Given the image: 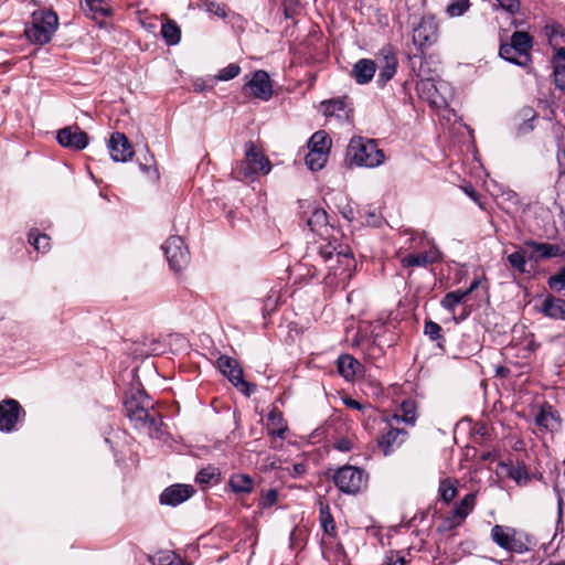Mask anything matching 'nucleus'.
<instances>
[{"label": "nucleus", "instance_id": "5701e85b", "mask_svg": "<svg viewBox=\"0 0 565 565\" xmlns=\"http://www.w3.org/2000/svg\"><path fill=\"white\" fill-rule=\"evenodd\" d=\"M536 113L531 107H524L514 118V128L516 136H524L534 129Z\"/></svg>", "mask_w": 565, "mask_h": 565}, {"label": "nucleus", "instance_id": "e433bc0d", "mask_svg": "<svg viewBox=\"0 0 565 565\" xmlns=\"http://www.w3.org/2000/svg\"><path fill=\"white\" fill-rule=\"evenodd\" d=\"M220 470L216 467L209 466L202 468L196 475V482L200 484L209 486L212 483H217L220 481Z\"/></svg>", "mask_w": 565, "mask_h": 565}, {"label": "nucleus", "instance_id": "0eeeda50", "mask_svg": "<svg viewBox=\"0 0 565 565\" xmlns=\"http://www.w3.org/2000/svg\"><path fill=\"white\" fill-rule=\"evenodd\" d=\"M335 487L345 494H358L367 487V473L354 466H343L333 473Z\"/></svg>", "mask_w": 565, "mask_h": 565}, {"label": "nucleus", "instance_id": "c9c22d12", "mask_svg": "<svg viewBox=\"0 0 565 565\" xmlns=\"http://www.w3.org/2000/svg\"><path fill=\"white\" fill-rule=\"evenodd\" d=\"M328 154L329 153H326L324 151L321 150L316 151L309 149V152L306 156V164L311 171L321 170L328 161Z\"/></svg>", "mask_w": 565, "mask_h": 565}, {"label": "nucleus", "instance_id": "2eb2a0df", "mask_svg": "<svg viewBox=\"0 0 565 565\" xmlns=\"http://www.w3.org/2000/svg\"><path fill=\"white\" fill-rule=\"evenodd\" d=\"M57 141L64 148L82 150L87 147L89 138L77 125L64 127L57 131Z\"/></svg>", "mask_w": 565, "mask_h": 565}, {"label": "nucleus", "instance_id": "4468645a", "mask_svg": "<svg viewBox=\"0 0 565 565\" xmlns=\"http://www.w3.org/2000/svg\"><path fill=\"white\" fill-rule=\"evenodd\" d=\"M25 413L18 401L7 398L0 402V430L11 433L21 416Z\"/></svg>", "mask_w": 565, "mask_h": 565}, {"label": "nucleus", "instance_id": "a19ab883", "mask_svg": "<svg viewBox=\"0 0 565 565\" xmlns=\"http://www.w3.org/2000/svg\"><path fill=\"white\" fill-rule=\"evenodd\" d=\"M307 224L311 231H318L328 225V214L322 209H313L311 215L307 220Z\"/></svg>", "mask_w": 565, "mask_h": 565}, {"label": "nucleus", "instance_id": "bf43d9fd", "mask_svg": "<svg viewBox=\"0 0 565 565\" xmlns=\"http://www.w3.org/2000/svg\"><path fill=\"white\" fill-rule=\"evenodd\" d=\"M353 263H354L353 258H352V263L349 267L345 265V263H338L339 266H344V269H343V271H340V275H343L344 271L349 270L353 266Z\"/></svg>", "mask_w": 565, "mask_h": 565}, {"label": "nucleus", "instance_id": "bb28decb", "mask_svg": "<svg viewBox=\"0 0 565 565\" xmlns=\"http://www.w3.org/2000/svg\"><path fill=\"white\" fill-rule=\"evenodd\" d=\"M266 428L269 435L282 438L287 430V423L282 416V413L274 407L267 416Z\"/></svg>", "mask_w": 565, "mask_h": 565}, {"label": "nucleus", "instance_id": "7ed1b4c3", "mask_svg": "<svg viewBox=\"0 0 565 565\" xmlns=\"http://www.w3.org/2000/svg\"><path fill=\"white\" fill-rule=\"evenodd\" d=\"M270 169L271 164L267 157L253 141H248L245 143L244 159L235 163L231 174L238 181H254L258 173L268 174Z\"/></svg>", "mask_w": 565, "mask_h": 565}, {"label": "nucleus", "instance_id": "aec40b11", "mask_svg": "<svg viewBox=\"0 0 565 565\" xmlns=\"http://www.w3.org/2000/svg\"><path fill=\"white\" fill-rule=\"evenodd\" d=\"M524 247L529 250V259L534 262L557 257L562 254V249L558 245L550 243L526 241Z\"/></svg>", "mask_w": 565, "mask_h": 565}, {"label": "nucleus", "instance_id": "13d9d810", "mask_svg": "<svg viewBox=\"0 0 565 565\" xmlns=\"http://www.w3.org/2000/svg\"><path fill=\"white\" fill-rule=\"evenodd\" d=\"M338 449H340V450H342V451H347V450H349V449H350V447H349V443H348V441H345V440L340 441V443L338 444Z\"/></svg>", "mask_w": 565, "mask_h": 565}, {"label": "nucleus", "instance_id": "79ce46f5", "mask_svg": "<svg viewBox=\"0 0 565 565\" xmlns=\"http://www.w3.org/2000/svg\"><path fill=\"white\" fill-rule=\"evenodd\" d=\"M467 297V292H463V289H458L451 292L446 294V296L441 299V306L450 311L454 312L455 308L463 301V299Z\"/></svg>", "mask_w": 565, "mask_h": 565}, {"label": "nucleus", "instance_id": "3c124183", "mask_svg": "<svg viewBox=\"0 0 565 565\" xmlns=\"http://www.w3.org/2000/svg\"><path fill=\"white\" fill-rule=\"evenodd\" d=\"M386 565H405L406 561L402 552L390 551L385 556Z\"/></svg>", "mask_w": 565, "mask_h": 565}, {"label": "nucleus", "instance_id": "37998d69", "mask_svg": "<svg viewBox=\"0 0 565 565\" xmlns=\"http://www.w3.org/2000/svg\"><path fill=\"white\" fill-rule=\"evenodd\" d=\"M50 236L38 233L36 230H32L29 233V243L39 252H47L50 249Z\"/></svg>", "mask_w": 565, "mask_h": 565}, {"label": "nucleus", "instance_id": "5fc2aeb1", "mask_svg": "<svg viewBox=\"0 0 565 565\" xmlns=\"http://www.w3.org/2000/svg\"><path fill=\"white\" fill-rule=\"evenodd\" d=\"M343 403L348 407L353 408V409L362 411L364 408L363 404H361L359 401L350 398V397L344 398Z\"/></svg>", "mask_w": 565, "mask_h": 565}, {"label": "nucleus", "instance_id": "4be33fe9", "mask_svg": "<svg viewBox=\"0 0 565 565\" xmlns=\"http://www.w3.org/2000/svg\"><path fill=\"white\" fill-rule=\"evenodd\" d=\"M440 259V253L437 247L431 246L428 250L422 253L407 254L401 259L403 267H426Z\"/></svg>", "mask_w": 565, "mask_h": 565}, {"label": "nucleus", "instance_id": "603ef678", "mask_svg": "<svg viewBox=\"0 0 565 565\" xmlns=\"http://www.w3.org/2000/svg\"><path fill=\"white\" fill-rule=\"evenodd\" d=\"M499 6L510 13H515L520 9V1L519 0H497Z\"/></svg>", "mask_w": 565, "mask_h": 565}, {"label": "nucleus", "instance_id": "c03bdc74", "mask_svg": "<svg viewBox=\"0 0 565 565\" xmlns=\"http://www.w3.org/2000/svg\"><path fill=\"white\" fill-rule=\"evenodd\" d=\"M153 562L156 565H184L182 558L171 551L157 553Z\"/></svg>", "mask_w": 565, "mask_h": 565}, {"label": "nucleus", "instance_id": "423d86ee", "mask_svg": "<svg viewBox=\"0 0 565 565\" xmlns=\"http://www.w3.org/2000/svg\"><path fill=\"white\" fill-rule=\"evenodd\" d=\"M532 38L526 32L516 31L511 36V42L501 44L499 55L505 61L519 66H526L530 61Z\"/></svg>", "mask_w": 565, "mask_h": 565}, {"label": "nucleus", "instance_id": "a18cd8bd", "mask_svg": "<svg viewBox=\"0 0 565 565\" xmlns=\"http://www.w3.org/2000/svg\"><path fill=\"white\" fill-rule=\"evenodd\" d=\"M470 8L469 0H451L447 6V13L450 17H460Z\"/></svg>", "mask_w": 565, "mask_h": 565}, {"label": "nucleus", "instance_id": "09e8293b", "mask_svg": "<svg viewBox=\"0 0 565 565\" xmlns=\"http://www.w3.org/2000/svg\"><path fill=\"white\" fill-rule=\"evenodd\" d=\"M548 286L555 291L565 290V268L561 273L550 277Z\"/></svg>", "mask_w": 565, "mask_h": 565}, {"label": "nucleus", "instance_id": "6e6552de", "mask_svg": "<svg viewBox=\"0 0 565 565\" xmlns=\"http://www.w3.org/2000/svg\"><path fill=\"white\" fill-rule=\"evenodd\" d=\"M490 536L499 547L510 553L523 554L530 550L527 536L523 541L521 533L514 527L495 524Z\"/></svg>", "mask_w": 565, "mask_h": 565}, {"label": "nucleus", "instance_id": "473e14b6", "mask_svg": "<svg viewBox=\"0 0 565 565\" xmlns=\"http://www.w3.org/2000/svg\"><path fill=\"white\" fill-rule=\"evenodd\" d=\"M160 33L168 45H175L181 40V30L173 20L163 22Z\"/></svg>", "mask_w": 565, "mask_h": 565}, {"label": "nucleus", "instance_id": "b1692460", "mask_svg": "<svg viewBox=\"0 0 565 565\" xmlns=\"http://www.w3.org/2000/svg\"><path fill=\"white\" fill-rule=\"evenodd\" d=\"M375 72V62L369 58H362L354 64L352 75L356 83L367 84L374 77Z\"/></svg>", "mask_w": 565, "mask_h": 565}, {"label": "nucleus", "instance_id": "864d4df0", "mask_svg": "<svg viewBox=\"0 0 565 565\" xmlns=\"http://www.w3.org/2000/svg\"><path fill=\"white\" fill-rule=\"evenodd\" d=\"M462 190L473 202L481 206L480 194L473 189V186L467 185L463 186Z\"/></svg>", "mask_w": 565, "mask_h": 565}, {"label": "nucleus", "instance_id": "de8ad7c7", "mask_svg": "<svg viewBox=\"0 0 565 565\" xmlns=\"http://www.w3.org/2000/svg\"><path fill=\"white\" fill-rule=\"evenodd\" d=\"M239 73L241 67L237 64L232 63L220 71L217 78L221 81H230L235 78Z\"/></svg>", "mask_w": 565, "mask_h": 565}, {"label": "nucleus", "instance_id": "412c9836", "mask_svg": "<svg viewBox=\"0 0 565 565\" xmlns=\"http://www.w3.org/2000/svg\"><path fill=\"white\" fill-rule=\"evenodd\" d=\"M397 68V57L391 47H384L380 54V73L377 82L385 85L391 81Z\"/></svg>", "mask_w": 565, "mask_h": 565}, {"label": "nucleus", "instance_id": "72a5a7b5", "mask_svg": "<svg viewBox=\"0 0 565 565\" xmlns=\"http://www.w3.org/2000/svg\"><path fill=\"white\" fill-rule=\"evenodd\" d=\"M330 147H331V139L329 138L327 132L323 130L316 131L311 136V138L309 139V142H308V148L310 150H316V151L321 150V151H324L326 153H329Z\"/></svg>", "mask_w": 565, "mask_h": 565}, {"label": "nucleus", "instance_id": "a878e982", "mask_svg": "<svg viewBox=\"0 0 565 565\" xmlns=\"http://www.w3.org/2000/svg\"><path fill=\"white\" fill-rule=\"evenodd\" d=\"M339 373L347 380L352 381L361 371L362 364L350 354L339 356L338 362Z\"/></svg>", "mask_w": 565, "mask_h": 565}, {"label": "nucleus", "instance_id": "052dcab7", "mask_svg": "<svg viewBox=\"0 0 565 565\" xmlns=\"http://www.w3.org/2000/svg\"><path fill=\"white\" fill-rule=\"evenodd\" d=\"M329 269L333 270L334 275H337L338 267H335L334 265H330Z\"/></svg>", "mask_w": 565, "mask_h": 565}, {"label": "nucleus", "instance_id": "49530a36", "mask_svg": "<svg viewBox=\"0 0 565 565\" xmlns=\"http://www.w3.org/2000/svg\"><path fill=\"white\" fill-rule=\"evenodd\" d=\"M424 333L433 341L441 339V327L429 320L425 322Z\"/></svg>", "mask_w": 565, "mask_h": 565}, {"label": "nucleus", "instance_id": "f8f14e48", "mask_svg": "<svg viewBox=\"0 0 565 565\" xmlns=\"http://www.w3.org/2000/svg\"><path fill=\"white\" fill-rule=\"evenodd\" d=\"M477 502L476 493L466 494L455 509L445 518L443 526L445 530H452L463 523L466 518L473 511Z\"/></svg>", "mask_w": 565, "mask_h": 565}, {"label": "nucleus", "instance_id": "680f3d73", "mask_svg": "<svg viewBox=\"0 0 565 565\" xmlns=\"http://www.w3.org/2000/svg\"><path fill=\"white\" fill-rule=\"evenodd\" d=\"M503 372H504V369H503V367H501V369H499V370H498V373H500V374H502V375H503Z\"/></svg>", "mask_w": 565, "mask_h": 565}, {"label": "nucleus", "instance_id": "1a4fd4ad", "mask_svg": "<svg viewBox=\"0 0 565 565\" xmlns=\"http://www.w3.org/2000/svg\"><path fill=\"white\" fill-rule=\"evenodd\" d=\"M217 367L228 381L239 390L245 396H250L256 391V385L249 383L243 377V370L237 361L227 355H221L217 359Z\"/></svg>", "mask_w": 565, "mask_h": 565}, {"label": "nucleus", "instance_id": "7c9ffc66", "mask_svg": "<svg viewBox=\"0 0 565 565\" xmlns=\"http://www.w3.org/2000/svg\"><path fill=\"white\" fill-rule=\"evenodd\" d=\"M401 415H394L390 420L395 423H406L408 425H414L416 422V404L412 399L404 401L401 405Z\"/></svg>", "mask_w": 565, "mask_h": 565}, {"label": "nucleus", "instance_id": "9d476101", "mask_svg": "<svg viewBox=\"0 0 565 565\" xmlns=\"http://www.w3.org/2000/svg\"><path fill=\"white\" fill-rule=\"evenodd\" d=\"M162 249L170 268L175 273L181 271L189 265L190 253L181 236H170L162 245Z\"/></svg>", "mask_w": 565, "mask_h": 565}, {"label": "nucleus", "instance_id": "f704fd0d", "mask_svg": "<svg viewBox=\"0 0 565 565\" xmlns=\"http://www.w3.org/2000/svg\"><path fill=\"white\" fill-rule=\"evenodd\" d=\"M527 260H530L527 248H520L508 256V262L511 267L520 274L526 273Z\"/></svg>", "mask_w": 565, "mask_h": 565}, {"label": "nucleus", "instance_id": "6e6d98bb", "mask_svg": "<svg viewBox=\"0 0 565 565\" xmlns=\"http://www.w3.org/2000/svg\"><path fill=\"white\" fill-rule=\"evenodd\" d=\"M209 10L213 11L216 15H218L221 18H225L226 17L225 10L223 8H221L218 4L211 3L210 7H209Z\"/></svg>", "mask_w": 565, "mask_h": 565}, {"label": "nucleus", "instance_id": "4c0bfd02", "mask_svg": "<svg viewBox=\"0 0 565 565\" xmlns=\"http://www.w3.org/2000/svg\"><path fill=\"white\" fill-rule=\"evenodd\" d=\"M438 492H439L440 499L445 503H450L456 498L458 490L455 484V481L451 480L450 478H446L439 482Z\"/></svg>", "mask_w": 565, "mask_h": 565}, {"label": "nucleus", "instance_id": "c85d7f7f", "mask_svg": "<svg viewBox=\"0 0 565 565\" xmlns=\"http://www.w3.org/2000/svg\"><path fill=\"white\" fill-rule=\"evenodd\" d=\"M546 34L551 46L555 51L553 56L565 55V31L561 26H553L546 30Z\"/></svg>", "mask_w": 565, "mask_h": 565}, {"label": "nucleus", "instance_id": "ddd939ff", "mask_svg": "<svg viewBox=\"0 0 565 565\" xmlns=\"http://www.w3.org/2000/svg\"><path fill=\"white\" fill-rule=\"evenodd\" d=\"M438 39V23L434 17H424L413 30V42L418 47L430 46Z\"/></svg>", "mask_w": 565, "mask_h": 565}, {"label": "nucleus", "instance_id": "dca6fc26", "mask_svg": "<svg viewBox=\"0 0 565 565\" xmlns=\"http://www.w3.org/2000/svg\"><path fill=\"white\" fill-rule=\"evenodd\" d=\"M110 157L116 162H127L134 156L128 138L121 132H114L108 141Z\"/></svg>", "mask_w": 565, "mask_h": 565}, {"label": "nucleus", "instance_id": "f3484780", "mask_svg": "<svg viewBox=\"0 0 565 565\" xmlns=\"http://www.w3.org/2000/svg\"><path fill=\"white\" fill-rule=\"evenodd\" d=\"M250 89V95L262 100H268L273 96V86L269 75L265 71H256L252 78L246 83Z\"/></svg>", "mask_w": 565, "mask_h": 565}, {"label": "nucleus", "instance_id": "2f4dec72", "mask_svg": "<svg viewBox=\"0 0 565 565\" xmlns=\"http://www.w3.org/2000/svg\"><path fill=\"white\" fill-rule=\"evenodd\" d=\"M230 487L235 493H250L254 489V481L248 475L236 473L231 477Z\"/></svg>", "mask_w": 565, "mask_h": 565}, {"label": "nucleus", "instance_id": "cd10ccee", "mask_svg": "<svg viewBox=\"0 0 565 565\" xmlns=\"http://www.w3.org/2000/svg\"><path fill=\"white\" fill-rule=\"evenodd\" d=\"M81 8L87 17L94 20L103 19L109 14V8L103 0H81Z\"/></svg>", "mask_w": 565, "mask_h": 565}, {"label": "nucleus", "instance_id": "393cba45", "mask_svg": "<svg viewBox=\"0 0 565 565\" xmlns=\"http://www.w3.org/2000/svg\"><path fill=\"white\" fill-rule=\"evenodd\" d=\"M540 310L548 318L565 319V300L547 296L543 299Z\"/></svg>", "mask_w": 565, "mask_h": 565}, {"label": "nucleus", "instance_id": "a211bd4d", "mask_svg": "<svg viewBox=\"0 0 565 565\" xmlns=\"http://www.w3.org/2000/svg\"><path fill=\"white\" fill-rule=\"evenodd\" d=\"M193 493L194 489L189 484H172L160 494V503L177 507L190 499Z\"/></svg>", "mask_w": 565, "mask_h": 565}, {"label": "nucleus", "instance_id": "c756f323", "mask_svg": "<svg viewBox=\"0 0 565 565\" xmlns=\"http://www.w3.org/2000/svg\"><path fill=\"white\" fill-rule=\"evenodd\" d=\"M319 521L324 533L331 537L337 536V526L331 515L330 508L327 503L320 502L319 507Z\"/></svg>", "mask_w": 565, "mask_h": 565}, {"label": "nucleus", "instance_id": "6ab92c4d", "mask_svg": "<svg viewBox=\"0 0 565 565\" xmlns=\"http://www.w3.org/2000/svg\"><path fill=\"white\" fill-rule=\"evenodd\" d=\"M535 424L545 430L554 433L559 430L562 418L552 405L544 403L535 415Z\"/></svg>", "mask_w": 565, "mask_h": 565}, {"label": "nucleus", "instance_id": "9b49d317", "mask_svg": "<svg viewBox=\"0 0 565 565\" xmlns=\"http://www.w3.org/2000/svg\"><path fill=\"white\" fill-rule=\"evenodd\" d=\"M408 438V431L393 426V422L388 420L385 428L381 431L377 445L385 456L392 455Z\"/></svg>", "mask_w": 565, "mask_h": 565}, {"label": "nucleus", "instance_id": "f03ea898", "mask_svg": "<svg viewBox=\"0 0 565 565\" xmlns=\"http://www.w3.org/2000/svg\"><path fill=\"white\" fill-rule=\"evenodd\" d=\"M384 160L383 150L373 139L353 137L347 147L345 161L350 166L375 168L381 166Z\"/></svg>", "mask_w": 565, "mask_h": 565}, {"label": "nucleus", "instance_id": "58836bf2", "mask_svg": "<svg viewBox=\"0 0 565 565\" xmlns=\"http://www.w3.org/2000/svg\"><path fill=\"white\" fill-rule=\"evenodd\" d=\"M555 85L565 89V55L553 56Z\"/></svg>", "mask_w": 565, "mask_h": 565}, {"label": "nucleus", "instance_id": "8fccbe9b", "mask_svg": "<svg viewBox=\"0 0 565 565\" xmlns=\"http://www.w3.org/2000/svg\"><path fill=\"white\" fill-rule=\"evenodd\" d=\"M278 499V492L275 489L267 490L259 502V505L262 508H269L274 505L277 502Z\"/></svg>", "mask_w": 565, "mask_h": 565}, {"label": "nucleus", "instance_id": "20e7f679", "mask_svg": "<svg viewBox=\"0 0 565 565\" xmlns=\"http://www.w3.org/2000/svg\"><path fill=\"white\" fill-rule=\"evenodd\" d=\"M57 25L58 18L55 12L38 10L32 13L31 22L25 26L24 34L30 42L43 45L51 41Z\"/></svg>", "mask_w": 565, "mask_h": 565}, {"label": "nucleus", "instance_id": "4d7b16f0", "mask_svg": "<svg viewBox=\"0 0 565 565\" xmlns=\"http://www.w3.org/2000/svg\"><path fill=\"white\" fill-rule=\"evenodd\" d=\"M479 285H480V280H479V279H475V280L470 284L469 288L465 289V290H463V292H467V296H468V295H469V294H471L473 290H476V289L479 287Z\"/></svg>", "mask_w": 565, "mask_h": 565}, {"label": "nucleus", "instance_id": "39448f33", "mask_svg": "<svg viewBox=\"0 0 565 565\" xmlns=\"http://www.w3.org/2000/svg\"><path fill=\"white\" fill-rule=\"evenodd\" d=\"M335 256L337 263H345L349 267L352 263V254L347 245L338 243V239L333 241L327 237H320L319 239L310 243L307 247L306 257L316 259L319 257L322 262L328 263Z\"/></svg>", "mask_w": 565, "mask_h": 565}, {"label": "nucleus", "instance_id": "ea45409f", "mask_svg": "<svg viewBox=\"0 0 565 565\" xmlns=\"http://www.w3.org/2000/svg\"><path fill=\"white\" fill-rule=\"evenodd\" d=\"M345 100L342 98L326 100L321 103V109L326 116H341L345 110Z\"/></svg>", "mask_w": 565, "mask_h": 565}, {"label": "nucleus", "instance_id": "f257e3e1", "mask_svg": "<svg viewBox=\"0 0 565 565\" xmlns=\"http://www.w3.org/2000/svg\"><path fill=\"white\" fill-rule=\"evenodd\" d=\"M124 406L127 418L136 429L146 433L150 438H162L164 433L161 415L142 388L131 387Z\"/></svg>", "mask_w": 565, "mask_h": 565}]
</instances>
